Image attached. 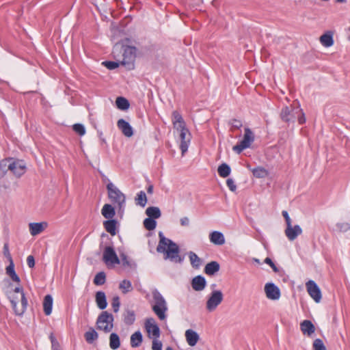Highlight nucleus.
I'll list each match as a JSON object with an SVG mask.
<instances>
[{
    "mask_svg": "<svg viewBox=\"0 0 350 350\" xmlns=\"http://www.w3.org/2000/svg\"><path fill=\"white\" fill-rule=\"evenodd\" d=\"M84 336L87 342L92 344L94 340H97L98 334L94 328L90 327L89 330L85 333Z\"/></svg>",
    "mask_w": 350,
    "mask_h": 350,
    "instance_id": "37",
    "label": "nucleus"
},
{
    "mask_svg": "<svg viewBox=\"0 0 350 350\" xmlns=\"http://www.w3.org/2000/svg\"><path fill=\"white\" fill-rule=\"evenodd\" d=\"M117 224L118 221L116 219H110L103 221V226L105 230L111 236H115L117 233Z\"/></svg>",
    "mask_w": 350,
    "mask_h": 350,
    "instance_id": "24",
    "label": "nucleus"
},
{
    "mask_svg": "<svg viewBox=\"0 0 350 350\" xmlns=\"http://www.w3.org/2000/svg\"><path fill=\"white\" fill-rule=\"evenodd\" d=\"M220 265L217 261L207 263L204 267V273L208 275H213L219 271Z\"/></svg>",
    "mask_w": 350,
    "mask_h": 350,
    "instance_id": "25",
    "label": "nucleus"
},
{
    "mask_svg": "<svg viewBox=\"0 0 350 350\" xmlns=\"http://www.w3.org/2000/svg\"><path fill=\"white\" fill-rule=\"evenodd\" d=\"M172 122L174 129L182 128L186 126L182 115L178 111H174L172 113Z\"/></svg>",
    "mask_w": 350,
    "mask_h": 350,
    "instance_id": "18",
    "label": "nucleus"
},
{
    "mask_svg": "<svg viewBox=\"0 0 350 350\" xmlns=\"http://www.w3.org/2000/svg\"><path fill=\"white\" fill-rule=\"evenodd\" d=\"M95 301L97 307L100 310H104L107 306L106 295L103 291H98L96 293Z\"/></svg>",
    "mask_w": 350,
    "mask_h": 350,
    "instance_id": "22",
    "label": "nucleus"
},
{
    "mask_svg": "<svg viewBox=\"0 0 350 350\" xmlns=\"http://www.w3.org/2000/svg\"><path fill=\"white\" fill-rule=\"evenodd\" d=\"M108 196L113 203L118 204L120 210L124 209L125 206L126 197L121 191L117 188L111 182L107 185Z\"/></svg>",
    "mask_w": 350,
    "mask_h": 350,
    "instance_id": "4",
    "label": "nucleus"
},
{
    "mask_svg": "<svg viewBox=\"0 0 350 350\" xmlns=\"http://www.w3.org/2000/svg\"><path fill=\"white\" fill-rule=\"evenodd\" d=\"M191 284L193 290L202 291L206 287V281L204 276L199 275L192 279Z\"/></svg>",
    "mask_w": 350,
    "mask_h": 350,
    "instance_id": "17",
    "label": "nucleus"
},
{
    "mask_svg": "<svg viewBox=\"0 0 350 350\" xmlns=\"http://www.w3.org/2000/svg\"><path fill=\"white\" fill-rule=\"evenodd\" d=\"M123 321L127 325H131L135 321V313L133 310H126L123 314Z\"/></svg>",
    "mask_w": 350,
    "mask_h": 350,
    "instance_id": "31",
    "label": "nucleus"
},
{
    "mask_svg": "<svg viewBox=\"0 0 350 350\" xmlns=\"http://www.w3.org/2000/svg\"><path fill=\"white\" fill-rule=\"evenodd\" d=\"M217 172L219 175L222 178L228 177L231 172L230 167L226 163H221L219 165Z\"/></svg>",
    "mask_w": 350,
    "mask_h": 350,
    "instance_id": "38",
    "label": "nucleus"
},
{
    "mask_svg": "<svg viewBox=\"0 0 350 350\" xmlns=\"http://www.w3.org/2000/svg\"><path fill=\"white\" fill-rule=\"evenodd\" d=\"M49 339L51 342L52 350H62V347L59 342L57 341V340L56 339L53 333H51L49 336Z\"/></svg>",
    "mask_w": 350,
    "mask_h": 350,
    "instance_id": "45",
    "label": "nucleus"
},
{
    "mask_svg": "<svg viewBox=\"0 0 350 350\" xmlns=\"http://www.w3.org/2000/svg\"><path fill=\"white\" fill-rule=\"evenodd\" d=\"M142 341L143 336L140 331H137L131 336L130 344L133 348L139 347L142 345Z\"/></svg>",
    "mask_w": 350,
    "mask_h": 350,
    "instance_id": "27",
    "label": "nucleus"
},
{
    "mask_svg": "<svg viewBox=\"0 0 350 350\" xmlns=\"http://www.w3.org/2000/svg\"><path fill=\"white\" fill-rule=\"evenodd\" d=\"M12 167L10 171L18 178L23 175L26 172V164L23 160L13 158Z\"/></svg>",
    "mask_w": 350,
    "mask_h": 350,
    "instance_id": "13",
    "label": "nucleus"
},
{
    "mask_svg": "<svg viewBox=\"0 0 350 350\" xmlns=\"http://www.w3.org/2000/svg\"><path fill=\"white\" fill-rule=\"evenodd\" d=\"M3 255L8 260L9 262H13L12 256L9 250V245L8 243H5L3 245Z\"/></svg>",
    "mask_w": 350,
    "mask_h": 350,
    "instance_id": "51",
    "label": "nucleus"
},
{
    "mask_svg": "<svg viewBox=\"0 0 350 350\" xmlns=\"http://www.w3.org/2000/svg\"><path fill=\"white\" fill-rule=\"evenodd\" d=\"M122 261L124 266H130V262L127 259V256L124 254L122 255Z\"/></svg>",
    "mask_w": 350,
    "mask_h": 350,
    "instance_id": "61",
    "label": "nucleus"
},
{
    "mask_svg": "<svg viewBox=\"0 0 350 350\" xmlns=\"http://www.w3.org/2000/svg\"><path fill=\"white\" fill-rule=\"evenodd\" d=\"M101 176H102L103 181L107 180L109 183L110 182L109 180L107 178V176H105L104 174H102Z\"/></svg>",
    "mask_w": 350,
    "mask_h": 350,
    "instance_id": "64",
    "label": "nucleus"
},
{
    "mask_svg": "<svg viewBox=\"0 0 350 350\" xmlns=\"http://www.w3.org/2000/svg\"><path fill=\"white\" fill-rule=\"evenodd\" d=\"M116 105L118 109L122 111L127 110L130 107L129 100L122 96H119L116 98Z\"/></svg>",
    "mask_w": 350,
    "mask_h": 350,
    "instance_id": "35",
    "label": "nucleus"
},
{
    "mask_svg": "<svg viewBox=\"0 0 350 350\" xmlns=\"http://www.w3.org/2000/svg\"><path fill=\"white\" fill-rule=\"evenodd\" d=\"M105 281L106 275L103 271L98 272L94 278V283L98 286L104 284Z\"/></svg>",
    "mask_w": 350,
    "mask_h": 350,
    "instance_id": "41",
    "label": "nucleus"
},
{
    "mask_svg": "<svg viewBox=\"0 0 350 350\" xmlns=\"http://www.w3.org/2000/svg\"><path fill=\"white\" fill-rule=\"evenodd\" d=\"M185 338L188 345L191 347L195 346L200 338L198 334L193 329H187L185 332Z\"/></svg>",
    "mask_w": 350,
    "mask_h": 350,
    "instance_id": "23",
    "label": "nucleus"
},
{
    "mask_svg": "<svg viewBox=\"0 0 350 350\" xmlns=\"http://www.w3.org/2000/svg\"><path fill=\"white\" fill-rule=\"evenodd\" d=\"M154 304L152 305V309L160 320H164L166 318V312L167 311V302L157 289L152 291Z\"/></svg>",
    "mask_w": 350,
    "mask_h": 350,
    "instance_id": "2",
    "label": "nucleus"
},
{
    "mask_svg": "<svg viewBox=\"0 0 350 350\" xmlns=\"http://www.w3.org/2000/svg\"><path fill=\"white\" fill-rule=\"evenodd\" d=\"M103 64L109 70H113L119 66V63L117 62L105 61Z\"/></svg>",
    "mask_w": 350,
    "mask_h": 350,
    "instance_id": "50",
    "label": "nucleus"
},
{
    "mask_svg": "<svg viewBox=\"0 0 350 350\" xmlns=\"http://www.w3.org/2000/svg\"><path fill=\"white\" fill-rule=\"evenodd\" d=\"M282 216L284 217L285 219V221H286V226H291V219L288 215V213L286 211H282Z\"/></svg>",
    "mask_w": 350,
    "mask_h": 350,
    "instance_id": "57",
    "label": "nucleus"
},
{
    "mask_svg": "<svg viewBox=\"0 0 350 350\" xmlns=\"http://www.w3.org/2000/svg\"><path fill=\"white\" fill-rule=\"evenodd\" d=\"M72 129L75 133L79 134L80 136H83L85 133V126L81 124H75Z\"/></svg>",
    "mask_w": 350,
    "mask_h": 350,
    "instance_id": "47",
    "label": "nucleus"
},
{
    "mask_svg": "<svg viewBox=\"0 0 350 350\" xmlns=\"http://www.w3.org/2000/svg\"><path fill=\"white\" fill-rule=\"evenodd\" d=\"M160 238L157 251L165 254V259H169L174 262L182 263L184 258L179 255L178 245L171 239L165 238L162 232H159Z\"/></svg>",
    "mask_w": 350,
    "mask_h": 350,
    "instance_id": "1",
    "label": "nucleus"
},
{
    "mask_svg": "<svg viewBox=\"0 0 350 350\" xmlns=\"http://www.w3.org/2000/svg\"><path fill=\"white\" fill-rule=\"evenodd\" d=\"M21 304H22V307L21 308L23 310H24V312H25L26 309H27V304H28V301H27V299L25 297V293H23L22 296H21Z\"/></svg>",
    "mask_w": 350,
    "mask_h": 350,
    "instance_id": "58",
    "label": "nucleus"
},
{
    "mask_svg": "<svg viewBox=\"0 0 350 350\" xmlns=\"http://www.w3.org/2000/svg\"><path fill=\"white\" fill-rule=\"evenodd\" d=\"M147 192L148 193H152L153 192V185H150L148 188H147Z\"/></svg>",
    "mask_w": 350,
    "mask_h": 350,
    "instance_id": "63",
    "label": "nucleus"
},
{
    "mask_svg": "<svg viewBox=\"0 0 350 350\" xmlns=\"http://www.w3.org/2000/svg\"><path fill=\"white\" fill-rule=\"evenodd\" d=\"M306 286L310 296L317 303H319L321 299V292L316 282L313 280H309L308 282H306Z\"/></svg>",
    "mask_w": 350,
    "mask_h": 350,
    "instance_id": "11",
    "label": "nucleus"
},
{
    "mask_svg": "<svg viewBox=\"0 0 350 350\" xmlns=\"http://www.w3.org/2000/svg\"><path fill=\"white\" fill-rule=\"evenodd\" d=\"M47 226L46 222H33L29 224V232L32 236H36L40 234L44 228Z\"/></svg>",
    "mask_w": 350,
    "mask_h": 350,
    "instance_id": "20",
    "label": "nucleus"
},
{
    "mask_svg": "<svg viewBox=\"0 0 350 350\" xmlns=\"http://www.w3.org/2000/svg\"><path fill=\"white\" fill-rule=\"evenodd\" d=\"M102 215L107 219H113L116 215L115 208L109 204H105L101 209Z\"/></svg>",
    "mask_w": 350,
    "mask_h": 350,
    "instance_id": "28",
    "label": "nucleus"
},
{
    "mask_svg": "<svg viewBox=\"0 0 350 350\" xmlns=\"http://www.w3.org/2000/svg\"><path fill=\"white\" fill-rule=\"evenodd\" d=\"M232 129H239L243 126V123L240 120L232 119L229 122Z\"/></svg>",
    "mask_w": 350,
    "mask_h": 350,
    "instance_id": "52",
    "label": "nucleus"
},
{
    "mask_svg": "<svg viewBox=\"0 0 350 350\" xmlns=\"http://www.w3.org/2000/svg\"><path fill=\"white\" fill-rule=\"evenodd\" d=\"M210 241L216 245H222L225 243V237L219 231H213L209 234Z\"/></svg>",
    "mask_w": 350,
    "mask_h": 350,
    "instance_id": "19",
    "label": "nucleus"
},
{
    "mask_svg": "<svg viewBox=\"0 0 350 350\" xmlns=\"http://www.w3.org/2000/svg\"><path fill=\"white\" fill-rule=\"evenodd\" d=\"M145 328L149 334H152L155 338L159 337L160 329L153 318H148L146 320Z\"/></svg>",
    "mask_w": 350,
    "mask_h": 350,
    "instance_id": "14",
    "label": "nucleus"
},
{
    "mask_svg": "<svg viewBox=\"0 0 350 350\" xmlns=\"http://www.w3.org/2000/svg\"><path fill=\"white\" fill-rule=\"evenodd\" d=\"M265 262L267 265H269L273 269V271L275 272V273H278V267L275 266V265L274 264V262H273V260L267 257L265 259Z\"/></svg>",
    "mask_w": 350,
    "mask_h": 350,
    "instance_id": "55",
    "label": "nucleus"
},
{
    "mask_svg": "<svg viewBox=\"0 0 350 350\" xmlns=\"http://www.w3.org/2000/svg\"><path fill=\"white\" fill-rule=\"evenodd\" d=\"M297 119L299 124H303L306 122L305 113L301 109V111L297 115Z\"/></svg>",
    "mask_w": 350,
    "mask_h": 350,
    "instance_id": "56",
    "label": "nucleus"
},
{
    "mask_svg": "<svg viewBox=\"0 0 350 350\" xmlns=\"http://www.w3.org/2000/svg\"><path fill=\"white\" fill-rule=\"evenodd\" d=\"M252 173L256 178H264L267 175V171L262 167H258L253 169Z\"/></svg>",
    "mask_w": 350,
    "mask_h": 350,
    "instance_id": "43",
    "label": "nucleus"
},
{
    "mask_svg": "<svg viewBox=\"0 0 350 350\" xmlns=\"http://www.w3.org/2000/svg\"><path fill=\"white\" fill-rule=\"evenodd\" d=\"M120 346V340L116 333H111L109 336V347L111 349L116 350Z\"/></svg>",
    "mask_w": 350,
    "mask_h": 350,
    "instance_id": "36",
    "label": "nucleus"
},
{
    "mask_svg": "<svg viewBox=\"0 0 350 350\" xmlns=\"http://www.w3.org/2000/svg\"><path fill=\"white\" fill-rule=\"evenodd\" d=\"M180 223L182 226H188L189 225V219L187 217L180 218Z\"/></svg>",
    "mask_w": 350,
    "mask_h": 350,
    "instance_id": "60",
    "label": "nucleus"
},
{
    "mask_svg": "<svg viewBox=\"0 0 350 350\" xmlns=\"http://www.w3.org/2000/svg\"><path fill=\"white\" fill-rule=\"evenodd\" d=\"M147 203V198L146 193L144 191H140L137 193L135 198V204L142 207H144Z\"/></svg>",
    "mask_w": 350,
    "mask_h": 350,
    "instance_id": "39",
    "label": "nucleus"
},
{
    "mask_svg": "<svg viewBox=\"0 0 350 350\" xmlns=\"http://www.w3.org/2000/svg\"><path fill=\"white\" fill-rule=\"evenodd\" d=\"M122 60L120 64L124 66L127 69L134 68V62L136 57L137 49L135 46L123 45Z\"/></svg>",
    "mask_w": 350,
    "mask_h": 350,
    "instance_id": "5",
    "label": "nucleus"
},
{
    "mask_svg": "<svg viewBox=\"0 0 350 350\" xmlns=\"http://www.w3.org/2000/svg\"><path fill=\"white\" fill-rule=\"evenodd\" d=\"M350 230V224L347 222H339L336 224L335 230L340 232H345Z\"/></svg>",
    "mask_w": 350,
    "mask_h": 350,
    "instance_id": "44",
    "label": "nucleus"
},
{
    "mask_svg": "<svg viewBox=\"0 0 350 350\" xmlns=\"http://www.w3.org/2000/svg\"><path fill=\"white\" fill-rule=\"evenodd\" d=\"M117 126L124 136L131 137L133 135V129L132 126L124 119H120L118 120Z\"/></svg>",
    "mask_w": 350,
    "mask_h": 350,
    "instance_id": "15",
    "label": "nucleus"
},
{
    "mask_svg": "<svg viewBox=\"0 0 350 350\" xmlns=\"http://www.w3.org/2000/svg\"><path fill=\"white\" fill-rule=\"evenodd\" d=\"M300 111L299 106H286L282 109L280 116L282 120L286 123H294L297 119V115Z\"/></svg>",
    "mask_w": 350,
    "mask_h": 350,
    "instance_id": "6",
    "label": "nucleus"
},
{
    "mask_svg": "<svg viewBox=\"0 0 350 350\" xmlns=\"http://www.w3.org/2000/svg\"><path fill=\"white\" fill-rule=\"evenodd\" d=\"M103 260L106 265H115L120 262L113 247L111 246H107L105 248Z\"/></svg>",
    "mask_w": 350,
    "mask_h": 350,
    "instance_id": "10",
    "label": "nucleus"
},
{
    "mask_svg": "<svg viewBox=\"0 0 350 350\" xmlns=\"http://www.w3.org/2000/svg\"><path fill=\"white\" fill-rule=\"evenodd\" d=\"M226 185L231 191H235L237 189V185L234 181L232 178H228L226 180Z\"/></svg>",
    "mask_w": 350,
    "mask_h": 350,
    "instance_id": "54",
    "label": "nucleus"
},
{
    "mask_svg": "<svg viewBox=\"0 0 350 350\" xmlns=\"http://www.w3.org/2000/svg\"><path fill=\"white\" fill-rule=\"evenodd\" d=\"M146 214L149 218L158 219L161 217V213L157 206H149L146 210Z\"/></svg>",
    "mask_w": 350,
    "mask_h": 350,
    "instance_id": "34",
    "label": "nucleus"
},
{
    "mask_svg": "<svg viewBox=\"0 0 350 350\" xmlns=\"http://www.w3.org/2000/svg\"><path fill=\"white\" fill-rule=\"evenodd\" d=\"M188 256L191 267L196 269H199L202 265V260L195 252L191 251L188 252Z\"/></svg>",
    "mask_w": 350,
    "mask_h": 350,
    "instance_id": "30",
    "label": "nucleus"
},
{
    "mask_svg": "<svg viewBox=\"0 0 350 350\" xmlns=\"http://www.w3.org/2000/svg\"><path fill=\"white\" fill-rule=\"evenodd\" d=\"M12 157L5 158L0 161V175L3 176L5 173L10 170L12 167Z\"/></svg>",
    "mask_w": 350,
    "mask_h": 350,
    "instance_id": "26",
    "label": "nucleus"
},
{
    "mask_svg": "<svg viewBox=\"0 0 350 350\" xmlns=\"http://www.w3.org/2000/svg\"><path fill=\"white\" fill-rule=\"evenodd\" d=\"M300 329L304 335L311 336L315 331L313 323L310 320H304L300 324Z\"/></svg>",
    "mask_w": 350,
    "mask_h": 350,
    "instance_id": "21",
    "label": "nucleus"
},
{
    "mask_svg": "<svg viewBox=\"0 0 350 350\" xmlns=\"http://www.w3.org/2000/svg\"><path fill=\"white\" fill-rule=\"evenodd\" d=\"M53 297L51 295H46L43 301L44 312L46 316H49L52 312L53 309Z\"/></svg>",
    "mask_w": 350,
    "mask_h": 350,
    "instance_id": "29",
    "label": "nucleus"
},
{
    "mask_svg": "<svg viewBox=\"0 0 350 350\" xmlns=\"http://www.w3.org/2000/svg\"><path fill=\"white\" fill-rule=\"evenodd\" d=\"M265 293L267 297L271 300H278L281 295L280 288L275 284L271 282L265 284Z\"/></svg>",
    "mask_w": 350,
    "mask_h": 350,
    "instance_id": "12",
    "label": "nucleus"
},
{
    "mask_svg": "<svg viewBox=\"0 0 350 350\" xmlns=\"http://www.w3.org/2000/svg\"><path fill=\"white\" fill-rule=\"evenodd\" d=\"M111 306L114 312H118L120 306V298L118 296H115L112 299Z\"/></svg>",
    "mask_w": 350,
    "mask_h": 350,
    "instance_id": "48",
    "label": "nucleus"
},
{
    "mask_svg": "<svg viewBox=\"0 0 350 350\" xmlns=\"http://www.w3.org/2000/svg\"><path fill=\"white\" fill-rule=\"evenodd\" d=\"M119 288L122 291V293L126 294L129 292L132 291V284L131 281L128 280H124L120 283Z\"/></svg>",
    "mask_w": 350,
    "mask_h": 350,
    "instance_id": "40",
    "label": "nucleus"
},
{
    "mask_svg": "<svg viewBox=\"0 0 350 350\" xmlns=\"http://www.w3.org/2000/svg\"><path fill=\"white\" fill-rule=\"evenodd\" d=\"M6 274L8 275L11 279L17 283L21 282L20 278L16 273L14 270V262H10L9 265L5 269Z\"/></svg>",
    "mask_w": 350,
    "mask_h": 350,
    "instance_id": "33",
    "label": "nucleus"
},
{
    "mask_svg": "<svg viewBox=\"0 0 350 350\" xmlns=\"http://www.w3.org/2000/svg\"><path fill=\"white\" fill-rule=\"evenodd\" d=\"M14 292H15V293H20L21 294V295H23V293H25L24 291H23V288L21 287V286H16L14 289Z\"/></svg>",
    "mask_w": 350,
    "mask_h": 350,
    "instance_id": "62",
    "label": "nucleus"
},
{
    "mask_svg": "<svg viewBox=\"0 0 350 350\" xmlns=\"http://www.w3.org/2000/svg\"><path fill=\"white\" fill-rule=\"evenodd\" d=\"M312 347L313 350H327L323 340L320 338L314 340Z\"/></svg>",
    "mask_w": 350,
    "mask_h": 350,
    "instance_id": "46",
    "label": "nucleus"
},
{
    "mask_svg": "<svg viewBox=\"0 0 350 350\" xmlns=\"http://www.w3.org/2000/svg\"><path fill=\"white\" fill-rule=\"evenodd\" d=\"M114 317L107 311H103L98 317L96 322V329L109 333L113 328Z\"/></svg>",
    "mask_w": 350,
    "mask_h": 350,
    "instance_id": "3",
    "label": "nucleus"
},
{
    "mask_svg": "<svg viewBox=\"0 0 350 350\" xmlns=\"http://www.w3.org/2000/svg\"><path fill=\"white\" fill-rule=\"evenodd\" d=\"M254 140V135L250 128L245 129L243 139L233 147V150L241 153L243 150L249 148Z\"/></svg>",
    "mask_w": 350,
    "mask_h": 350,
    "instance_id": "7",
    "label": "nucleus"
},
{
    "mask_svg": "<svg viewBox=\"0 0 350 350\" xmlns=\"http://www.w3.org/2000/svg\"><path fill=\"white\" fill-rule=\"evenodd\" d=\"M144 226L148 230H153L157 226V221L152 218H146L144 220Z\"/></svg>",
    "mask_w": 350,
    "mask_h": 350,
    "instance_id": "42",
    "label": "nucleus"
},
{
    "mask_svg": "<svg viewBox=\"0 0 350 350\" xmlns=\"http://www.w3.org/2000/svg\"><path fill=\"white\" fill-rule=\"evenodd\" d=\"M162 342L157 339H154L152 343V350H162Z\"/></svg>",
    "mask_w": 350,
    "mask_h": 350,
    "instance_id": "53",
    "label": "nucleus"
},
{
    "mask_svg": "<svg viewBox=\"0 0 350 350\" xmlns=\"http://www.w3.org/2000/svg\"><path fill=\"white\" fill-rule=\"evenodd\" d=\"M27 263L29 267L33 268L35 266V259L34 257L31 255H29L27 258Z\"/></svg>",
    "mask_w": 350,
    "mask_h": 350,
    "instance_id": "59",
    "label": "nucleus"
},
{
    "mask_svg": "<svg viewBox=\"0 0 350 350\" xmlns=\"http://www.w3.org/2000/svg\"><path fill=\"white\" fill-rule=\"evenodd\" d=\"M175 130L179 133V137L180 139V149L181 150L182 155H184L188 150L191 141V134L189 129L187 128V126Z\"/></svg>",
    "mask_w": 350,
    "mask_h": 350,
    "instance_id": "9",
    "label": "nucleus"
},
{
    "mask_svg": "<svg viewBox=\"0 0 350 350\" xmlns=\"http://www.w3.org/2000/svg\"><path fill=\"white\" fill-rule=\"evenodd\" d=\"M320 42L323 46L329 47L333 45L334 40L331 32H327L320 37Z\"/></svg>",
    "mask_w": 350,
    "mask_h": 350,
    "instance_id": "32",
    "label": "nucleus"
},
{
    "mask_svg": "<svg viewBox=\"0 0 350 350\" xmlns=\"http://www.w3.org/2000/svg\"><path fill=\"white\" fill-rule=\"evenodd\" d=\"M301 233L302 229L299 225L286 226L285 230V234L289 241H294Z\"/></svg>",
    "mask_w": 350,
    "mask_h": 350,
    "instance_id": "16",
    "label": "nucleus"
},
{
    "mask_svg": "<svg viewBox=\"0 0 350 350\" xmlns=\"http://www.w3.org/2000/svg\"><path fill=\"white\" fill-rule=\"evenodd\" d=\"M10 302L16 315L22 316L25 313L24 310H23L22 308H18L17 302L16 301L11 300Z\"/></svg>",
    "mask_w": 350,
    "mask_h": 350,
    "instance_id": "49",
    "label": "nucleus"
},
{
    "mask_svg": "<svg viewBox=\"0 0 350 350\" xmlns=\"http://www.w3.org/2000/svg\"><path fill=\"white\" fill-rule=\"evenodd\" d=\"M224 299L223 293L219 290L213 291L206 304V308L208 312L214 311L217 307L222 302Z\"/></svg>",
    "mask_w": 350,
    "mask_h": 350,
    "instance_id": "8",
    "label": "nucleus"
}]
</instances>
